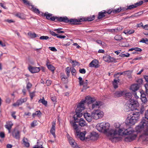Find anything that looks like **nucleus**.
<instances>
[{"label": "nucleus", "mask_w": 148, "mask_h": 148, "mask_svg": "<svg viewBox=\"0 0 148 148\" xmlns=\"http://www.w3.org/2000/svg\"><path fill=\"white\" fill-rule=\"evenodd\" d=\"M114 38L116 40H120L123 39L121 35H116L114 37Z\"/></svg>", "instance_id": "nucleus-41"}, {"label": "nucleus", "mask_w": 148, "mask_h": 148, "mask_svg": "<svg viewBox=\"0 0 148 148\" xmlns=\"http://www.w3.org/2000/svg\"><path fill=\"white\" fill-rule=\"evenodd\" d=\"M134 29H130L129 30L127 31H126L125 32H124V33H125V34H131L134 33Z\"/></svg>", "instance_id": "nucleus-44"}, {"label": "nucleus", "mask_w": 148, "mask_h": 148, "mask_svg": "<svg viewBox=\"0 0 148 148\" xmlns=\"http://www.w3.org/2000/svg\"><path fill=\"white\" fill-rule=\"evenodd\" d=\"M127 102V106H128V107L132 110H136V108L139 106L138 101L133 99H129Z\"/></svg>", "instance_id": "nucleus-6"}, {"label": "nucleus", "mask_w": 148, "mask_h": 148, "mask_svg": "<svg viewBox=\"0 0 148 148\" xmlns=\"http://www.w3.org/2000/svg\"><path fill=\"white\" fill-rule=\"evenodd\" d=\"M46 65L49 70L52 72L54 71L55 68L50 64L49 61L48 59H47L46 61Z\"/></svg>", "instance_id": "nucleus-23"}, {"label": "nucleus", "mask_w": 148, "mask_h": 148, "mask_svg": "<svg viewBox=\"0 0 148 148\" xmlns=\"http://www.w3.org/2000/svg\"><path fill=\"white\" fill-rule=\"evenodd\" d=\"M147 123H148V121H146L144 119L142 120L139 125L136 127V129L137 131L140 132L141 129L143 128L145 126L147 125Z\"/></svg>", "instance_id": "nucleus-15"}, {"label": "nucleus", "mask_w": 148, "mask_h": 148, "mask_svg": "<svg viewBox=\"0 0 148 148\" xmlns=\"http://www.w3.org/2000/svg\"><path fill=\"white\" fill-rule=\"evenodd\" d=\"M112 13H113L112 9H109L107 10L106 11V16H107L108 14L110 15Z\"/></svg>", "instance_id": "nucleus-45"}, {"label": "nucleus", "mask_w": 148, "mask_h": 148, "mask_svg": "<svg viewBox=\"0 0 148 148\" xmlns=\"http://www.w3.org/2000/svg\"><path fill=\"white\" fill-rule=\"evenodd\" d=\"M61 22L68 23L72 25H77L79 24L77 23V22H82V18L77 19L71 18L69 19L67 17L65 16L62 17Z\"/></svg>", "instance_id": "nucleus-4"}, {"label": "nucleus", "mask_w": 148, "mask_h": 148, "mask_svg": "<svg viewBox=\"0 0 148 148\" xmlns=\"http://www.w3.org/2000/svg\"><path fill=\"white\" fill-rule=\"evenodd\" d=\"M106 10H103L98 13L97 18L98 19H100L106 16Z\"/></svg>", "instance_id": "nucleus-25"}, {"label": "nucleus", "mask_w": 148, "mask_h": 148, "mask_svg": "<svg viewBox=\"0 0 148 148\" xmlns=\"http://www.w3.org/2000/svg\"><path fill=\"white\" fill-rule=\"evenodd\" d=\"M49 33L52 36H56V37H57V35H58V34H56L52 30H50L49 31Z\"/></svg>", "instance_id": "nucleus-53"}, {"label": "nucleus", "mask_w": 148, "mask_h": 148, "mask_svg": "<svg viewBox=\"0 0 148 148\" xmlns=\"http://www.w3.org/2000/svg\"><path fill=\"white\" fill-rule=\"evenodd\" d=\"M32 84L30 82H29L27 83V85L26 88L29 92L30 91L29 89L32 87Z\"/></svg>", "instance_id": "nucleus-48"}, {"label": "nucleus", "mask_w": 148, "mask_h": 148, "mask_svg": "<svg viewBox=\"0 0 148 148\" xmlns=\"http://www.w3.org/2000/svg\"><path fill=\"white\" fill-rule=\"evenodd\" d=\"M12 135L14 138L16 139H19L20 134L19 131L14 129L12 133Z\"/></svg>", "instance_id": "nucleus-18"}, {"label": "nucleus", "mask_w": 148, "mask_h": 148, "mask_svg": "<svg viewBox=\"0 0 148 148\" xmlns=\"http://www.w3.org/2000/svg\"><path fill=\"white\" fill-rule=\"evenodd\" d=\"M137 82L138 83L137 84H139L140 86V84H142L143 80L142 79H139L137 80Z\"/></svg>", "instance_id": "nucleus-56"}, {"label": "nucleus", "mask_w": 148, "mask_h": 148, "mask_svg": "<svg viewBox=\"0 0 148 148\" xmlns=\"http://www.w3.org/2000/svg\"><path fill=\"white\" fill-rule=\"evenodd\" d=\"M144 77L146 81L147 82L145 84V93L146 94L148 95V76L145 75Z\"/></svg>", "instance_id": "nucleus-27"}, {"label": "nucleus", "mask_w": 148, "mask_h": 148, "mask_svg": "<svg viewBox=\"0 0 148 148\" xmlns=\"http://www.w3.org/2000/svg\"><path fill=\"white\" fill-rule=\"evenodd\" d=\"M22 1L24 3L31 7V10L33 12L38 15L42 16L43 15V13L42 12L40 11L39 10L35 7L34 5H30L29 2L26 0H22Z\"/></svg>", "instance_id": "nucleus-8"}, {"label": "nucleus", "mask_w": 148, "mask_h": 148, "mask_svg": "<svg viewBox=\"0 0 148 148\" xmlns=\"http://www.w3.org/2000/svg\"><path fill=\"white\" fill-rule=\"evenodd\" d=\"M46 83L47 86H49L51 84V82L50 80H47L46 81Z\"/></svg>", "instance_id": "nucleus-62"}, {"label": "nucleus", "mask_w": 148, "mask_h": 148, "mask_svg": "<svg viewBox=\"0 0 148 148\" xmlns=\"http://www.w3.org/2000/svg\"><path fill=\"white\" fill-rule=\"evenodd\" d=\"M140 42L145 43L148 45V39L147 38H143L140 41Z\"/></svg>", "instance_id": "nucleus-42"}, {"label": "nucleus", "mask_w": 148, "mask_h": 148, "mask_svg": "<svg viewBox=\"0 0 148 148\" xmlns=\"http://www.w3.org/2000/svg\"><path fill=\"white\" fill-rule=\"evenodd\" d=\"M110 56L109 55H107L103 57V59L105 62H108V60H109Z\"/></svg>", "instance_id": "nucleus-52"}, {"label": "nucleus", "mask_w": 148, "mask_h": 148, "mask_svg": "<svg viewBox=\"0 0 148 148\" xmlns=\"http://www.w3.org/2000/svg\"><path fill=\"white\" fill-rule=\"evenodd\" d=\"M13 125V123L11 121H8L6 122L5 127L6 129L12 128Z\"/></svg>", "instance_id": "nucleus-29"}, {"label": "nucleus", "mask_w": 148, "mask_h": 148, "mask_svg": "<svg viewBox=\"0 0 148 148\" xmlns=\"http://www.w3.org/2000/svg\"><path fill=\"white\" fill-rule=\"evenodd\" d=\"M133 132V131H128L127 129L125 130L122 128L119 129L118 131L113 130L112 132L109 133L108 136L110 137V139L112 142H116L121 140L122 138L120 136H116L117 135L119 136L127 135L132 134Z\"/></svg>", "instance_id": "nucleus-2"}, {"label": "nucleus", "mask_w": 148, "mask_h": 148, "mask_svg": "<svg viewBox=\"0 0 148 148\" xmlns=\"http://www.w3.org/2000/svg\"><path fill=\"white\" fill-rule=\"evenodd\" d=\"M98 136V135L96 132H93L88 135L86 138L89 140H97Z\"/></svg>", "instance_id": "nucleus-12"}, {"label": "nucleus", "mask_w": 148, "mask_h": 148, "mask_svg": "<svg viewBox=\"0 0 148 148\" xmlns=\"http://www.w3.org/2000/svg\"><path fill=\"white\" fill-rule=\"evenodd\" d=\"M65 71L68 77H69L70 75V68L68 67L66 68Z\"/></svg>", "instance_id": "nucleus-39"}, {"label": "nucleus", "mask_w": 148, "mask_h": 148, "mask_svg": "<svg viewBox=\"0 0 148 148\" xmlns=\"http://www.w3.org/2000/svg\"><path fill=\"white\" fill-rule=\"evenodd\" d=\"M38 125V123L37 120H34L31 124V126L32 127H34L37 126Z\"/></svg>", "instance_id": "nucleus-43"}, {"label": "nucleus", "mask_w": 148, "mask_h": 148, "mask_svg": "<svg viewBox=\"0 0 148 148\" xmlns=\"http://www.w3.org/2000/svg\"><path fill=\"white\" fill-rule=\"evenodd\" d=\"M38 102L39 103H41L42 104L45 105V106H47V101L45 100L44 97L41 99H40L38 100Z\"/></svg>", "instance_id": "nucleus-31"}, {"label": "nucleus", "mask_w": 148, "mask_h": 148, "mask_svg": "<svg viewBox=\"0 0 148 148\" xmlns=\"http://www.w3.org/2000/svg\"><path fill=\"white\" fill-rule=\"evenodd\" d=\"M71 71L72 75H76V71L75 68H73L71 70Z\"/></svg>", "instance_id": "nucleus-50"}, {"label": "nucleus", "mask_w": 148, "mask_h": 148, "mask_svg": "<svg viewBox=\"0 0 148 148\" xmlns=\"http://www.w3.org/2000/svg\"><path fill=\"white\" fill-rule=\"evenodd\" d=\"M127 130L128 131L133 132L132 134H128L127 135H128L129 136L126 137L125 139V141L126 142H130L135 140L136 139L137 136L136 134H133L134 132V130H129L128 129Z\"/></svg>", "instance_id": "nucleus-13"}, {"label": "nucleus", "mask_w": 148, "mask_h": 148, "mask_svg": "<svg viewBox=\"0 0 148 148\" xmlns=\"http://www.w3.org/2000/svg\"><path fill=\"white\" fill-rule=\"evenodd\" d=\"M122 11L121 8L119 7L113 10V14H117Z\"/></svg>", "instance_id": "nucleus-37"}, {"label": "nucleus", "mask_w": 148, "mask_h": 148, "mask_svg": "<svg viewBox=\"0 0 148 148\" xmlns=\"http://www.w3.org/2000/svg\"><path fill=\"white\" fill-rule=\"evenodd\" d=\"M84 102V101H82L78 104L75 110L76 113L73 116L74 121H70L71 125L73 127L74 130L75 131L77 135H79V132H78L79 125L81 127H83L86 125L85 121L83 119L81 118L80 119H78V118H80L82 116L83 112H82L85 109L83 107V103Z\"/></svg>", "instance_id": "nucleus-1"}, {"label": "nucleus", "mask_w": 148, "mask_h": 148, "mask_svg": "<svg viewBox=\"0 0 148 148\" xmlns=\"http://www.w3.org/2000/svg\"><path fill=\"white\" fill-rule=\"evenodd\" d=\"M23 143L25 146L27 147H29V144L28 142V140L27 138H24L23 140Z\"/></svg>", "instance_id": "nucleus-30"}, {"label": "nucleus", "mask_w": 148, "mask_h": 148, "mask_svg": "<svg viewBox=\"0 0 148 148\" xmlns=\"http://www.w3.org/2000/svg\"><path fill=\"white\" fill-rule=\"evenodd\" d=\"M140 113L139 112H133L128 115L125 123L126 125H134L139 119Z\"/></svg>", "instance_id": "nucleus-3"}, {"label": "nucleus", "mask_w": 148, "mask_h": 148, "mask_svg": "<svg viewBox=\"0 0 148 148\" xmlns=\"http://www.w3.org/2000/svg\"><path fill=\"white\" fill-rule=\"evenodd\" d=\"M120 80L119 79H118L117 80H116L115 79L112 82V84L114 88L115 89H116L118 87V83L120 82Z\"/></svg>", "instance_id": "nucleus-28"}, {"label": "nucleus", "mask_w": 148, "mask_h": 148, "mask_svg": "<svg viewBox=\"0 0 148 148\" xmlns=\"http://www.w3.org/2000/svg\"><path fill=\"white\" fill-rule=\"evenodd\" d=\"M129 72V71H124L123 72H117L116 73H115L114 75V77H116L117 75H125L126 74H127V72Z\"/></svg>", "instance_id": "nucleus-34"}, {"label": "nucleus", "mask_w": 148, "mask_h": 148, "mask_svg": "<svg viewBox=\"0 0 148 148\" xmlns=\"http://www.w3.org/2000/svg\"><path fill=\"white\" fill-rule=\"evenodd\" d=\"M125 96L126 97L125 99L126 100L132 99V94L130 92H127L125 94Z\"/></svg>", "instance_id": "nucleus-32"}, {"label": "nucleus", "mask_w": 148, "mask_h": 148, "mask_svg": "<svg viewBox=\"0 0 148 148\" xmlns=\"http://www.w3.org/2000/svg\"><path fill=\"white\" fill-rule=\"evenodd\" d=\"M28 69L32 73H38L40 71V67H33L31 66L28 67Z\"/></svg>", "instance_id": "nucleus-20"}, {"label": "nucleus", "mask_w": 148, "mask_h": 148, "mask_svg": "<svg viewBox=\"0 0 148 148\" xmlns=\"http://www.w3.org/2000/svg\"><path fill=\"white\" fill-rule=\"evenodd\" d=\"M68 138L69 143L72 147L75 148H79V147L77 146V143L75 142V140L72 138L68 136Z\"/></svg>", "instance_id": "nucleus-16"}, {"label": "nucleus", "mask_w": 148, "mask_h": 148, "mask_svg": "<svg viewBox=\"0 0 148 148\" xmlns=\"http://www.w3.org/2000/svg\"><path fill=\"white\" fill-rule=\"evenodd\" d=\"M42 114V113L40 110L36 111L35 113H33L32 116L34 118L36 115L39 117Z\"/></svg>", "instance_id": "nucleus-35"}, {"label": "nucleus", "mask_w": 148, "mask_h": 148, "mask_svg": "<svg viewBox=\"0 0 148 148\" xmlns=\"http://www.w3.org/2000/svg\"><path fill=\"white\" fill-rule=\"evenodd\" d=\"M55 128H56V123L55 122H53L51 128L50 130V133L55 137Z\"/></svg>", "instance_id": "nucleus-26"}, {"label": "nucleus", "mask_w": 148, "mask_h": 148, "mask_svg": "<svg viewBox=\"0 0 148 148\" xmlns=\"http://www.w3.org/2000/svg\"><path fill=\"white\" fill-rule=\"evenodd\" d=\"M27 100V98L23 99L21 98L18 100L15 103L13 104L14 106H18L22 105L23 103L26 102Z\"/></svg>", "instance_id": "nucleus-17"}, {"label": "nucleus", "mask_w": 148, "mask_h": 148, "mask_svg": "<svg viewBox=\"0 0 148 148\" xmlns=\"http://www.w3.org/2000/svg\"><path fill=\"white\" fill-rule=\"evenodd\" d=\"M5 137V133L3 132H0V137L1 138H3Z\"/></svg>", "instance_id": "nucleus-60"}, {"label": "nucleus", "mask_w": 148, "mask_h": 148, "mask_svg": "<svg viewBox=\"0 0 148 148\" xmlns=\"http://www.w3.org/2000/svg\"><path fill=\"white\" fill-rule=\"evenodd\" d=\"M141 94V98L146 97V95L145 94L144 91H142L140 92Z\"/></svg>", "instance_id": "nucleus-58"}, {"label": "nucleus", "mask_w": 148, "mask_h": 148, "mask_svg": "<svg viewBox=\"0 0 148 148\" xmlns=\"http://www.w3.org/2000/svg\"><path fill=\"white\" fill-rule=\"evenodd\" d=\"M114 126L116 128H119L120 126V125L118 123H115L114 125Z\"/></svg>", "instance_id": "nucleus-63"}, {"label": "nucleus", "mask_w": 148, "mask_h": 148, "mask_svg": "<svg viewBox=\"0 0 148 148\" xmlns=\"http://www.w3.org/2000/svg\"><path fill=\"white\" fill-rule=\"evenodd\" d=\"M100 103V102L99 101H96L94 103H93L92 105L91 108L93 109L95 108L99 107Z\"/></svg>", "instance_id": "nucleus-36"}, {"label": "nucleus", "mask_w": 148, "mask_h": 148, "mask_svg": "<svg viewBox=\"0 0 148 148\" xmlns=\"http://www.w3.org/2000/svg\"><path fill=\"white\" fill-rule=\"evenodd\" d=\"M127 6V9L128 10H131L132 9H134L135 8V6L134 5V4L130 5H129Z\"/></svg>", "instance_id": "nucleus-49"}, {"label": "nucleus", "mask_w": 148, "mask_h": 148, "mask_svg": "<svg viewBox=\"0 0 148 148\" xmlns=\"http://www.w3.org/2000/svg\"><path fill=\"white\" fill-rule=\"evenodd\" d=\"M99 127L101 130L105 132H107L109 134L110 125L109 123H101L99 125Z\"/></svg>", "instance_id": "nucleus-9"}, {"label": "nucleus", "mask_w": 148, "mask_h": 148, "mask_svg": "<svg viewBox=\"0 0 148 148\" xmlns=\"http://www.w3.org/2000/svg\"><path fill=\"white\" fill-rule=\"evenodd\" d=\"M143 1H140L134 4L136 8L137 7L139 6L142 5L143 3Z\"/></svg>", "instance_id": "nucleus-40"}, {"label": "nucleus", "mask_w": 148, "mask_h": 148, "mask_svg": "<svg viewBox=\"0 0 148 148\" xmlns=\"http://www.w3.org/2000/svg\"><path fill=\"white\" fill-rule=\"evenodd\" d=\"M124 94L123 91H116L113 94V97L115 98H117L122 96Z\"/></svg>", "instance_id": "nucleus-19"}, {"label": "nucleus", "mask_w": 148, "mask_h": 148, "mask_svg": "<svg viewBox=\"0 0 148 148\" xmlns=\"http://www.w3.org/2000/svg\"><path fill=\"white\" fill-rule=\"evenodd\" d=\"M57 37L59 38L64 39L66 37V36H65L59 35L58 34V35H57Z\"/></svg>", "instance_id": "nucleus-61"}, {"label": "nucleus", "mask_w": 148, "mask_h": 148, "mask_svg": "<svg viewBox=\"0 0 148 148\" xmlns=\"http://www.w3.org/2000/svg\"><path fill=\"white\" fill-rule=\"evenodd\" d=\"M84 117L86 120L88 122H91L92 120L93 117L89 113H84Z\"/></svg>", "instance_id": "nucleus-24"}, {"label": "nucleus", "mask_w": 148, "mask_h": 148, "mask_svg": "<svg viewBox=\"0 0 148 148\" xmlns=\"http://www.w3.org/2000/svg\"><path fill=\"white\" fill-rule=\"evenodd\" d=\"M91 116L94 119L97 120L103 116L104 113L103 112L97 110L93 111L91 114Z\"/></svg>", "instance_id": "nucleus-7"}, {"label": "nucleus", "mask_w": 148, "mask_h": 148, "mask_svg": "<svg viewBox=\"0 0 148 148\" xmlns=\"http://www.w3.org/2000/svg\"><path fill=\"white\" fill-rule=\"evenodd\" d=\"M141 99L142 102L144 103H146L147 102V100L146 97L141 98Z\"/></svg>", "instance_id": "nucleus-54"}, {"label": "nucleus", "mask_w": 148, "mask_h": 148, "mask_svg": "<svg viewBox=\"0 0 148 148\" xmlns=\"http://www.w3.org/2000/svg\"><path fill=\"white\" fill-rule=\"evenodd\" d=\"M139 85L137 84L132 85L130 88V89L132 91V93L136 99L138 98V97L137 95L136 91L139 89Z\"/></svg>", "instance_id": "nucleus-10"}, {"label": "nucleus", "mask_w": 148, "mask_h": 148, "mask_svg": "<svg viewBox=\"0 0 148 148\" xmlns=\"http://www.w3.org/2000/svg\"><path fill=\"white\" fill-rule=\"evenodd\" d=\"M98 61L97 60H93L89 64V67L97 68L98 67Z\"/></svg>", "instance_id": "nucleus-22"}, {"label": "nucleus", "mask_w": 148, "mask_h": 148, "mask_svg": "<svg viewBox=\"0 0 148 148\" xmlns=\"http://www.w3.org/2000/svg\"><path fill=\"white\" fill-rule=\"evenodd\" d=\"M54 30L55 31H56L58 33H64L65 32L64 31L60 30L59 28L55 29Z\"/></svg>", "instance_id": "nucleus-55"}, {"label": "nucleus", "mask_w": 148, "mask_h": 148, "mask_svg": "<svg viewBox=\"0 0 148 148\" xmlns=\"http://www.w3.org/2000/svg\"><path fill=\"white\" fill-rule=\"evenodd\" d=\"M145 118L148 120V110L146 111L145 113Z\"/></svg>", "instance_id": "nucleus-64"}, {"label": "nucleus", "mask_w": 148, "mask_h": 148, "mask_svg": "<svg viewBox=\"0 0 148 148\" xmlns=\"http://www.w3.org/2000/svg\"><path fill=\"white\" fill-rule=\"evenodd\" d=\"M86 134L84 133H81L80 135V139L81 140H84V137L85 136Z\"/></svg>", "instance_id": "nucleus-51"}, {"label": "nucleus", "mask_w": 148, "mask_h": 148, "mask_svg": "<svg viewBox=\"0 0 148 148\" xmlns=\"http://www.w3.org/2000/svg\"><path fill=\"white\" fill-rule=\"evenodd\" d=\"M78 79L79 85H83V89L86 90L89 88L88 85V83L87 79H86L84 81L82 80V79L81 77H79L78 78Z\"/></svg>", "instance_id": "nucleus-11"}, {"label": "nucleus", "mask_w": 148, "mask_h": 148, "mask_svg": "<svg viewBox=\"0 0 148 148\" xmlns=\"http://www.w3.org/2000/svg\"><path fill=\"white\" fill-rule=\"evenodd\" d=\"M79 72L82 74H84L86 73V71L84 69H80L79 70Z\"/></svg>", "instance_id": "nucleus-57"}, {"label": "nucleus", "mask_w": 148, "mask_h": 148, "mask_svg": "<svg viewBox=\"0 0 148 148\" xmlns=\"http://www.w3.org/2000/svg\"><path fill=\"white\" fill-rule=\"evenodd\" d=\"M29 96L31 100L35 96V91H33L32 92H29Z\"/></svg>", "instance_id": "nucleus-46"}, {"label": "nucleus", "mask_w": 148, "mask_h": 148, "mask_svg": "<svg viewBox=\"0 0 148 148\" xmlns=\"http://www.w3.org/2000/svg\"><path fill=\"white\" fill-rule=\"evenodd\" d=\"M108 63L116 62V59L114 58L111 57L110 56L109 60H108Z\"/></svg>", "instance_id": "nucleus-38"}, {"label": "nucleus", "mask_w": 148, "mask_h": 148, "mask_svg": "<svg viewBox=\"0 0 148 148\" xmlns=\"http://www.w3.org/2000/svg\"><path fill=\"white\" fill-rule=\"evenodd\" d=\"M95 100H96L95 98H92L89 96H87L86 97L85 100L81 101L78 104L84 101V102L83 103V107L84 108V104L86 102L88 105H89L93 103L95 101Z\"/></svg>", "instance_id": "nucleus-14"}, {"label": "nucleus", "mask_w": 148, "mask_h": 148, "mask_svg": "<svg viewBox=\"0 0 148 148\" xmlns=\"http://www.w3.org/2000/svg\"><path fill=\"white\" fill-rule=\"evenodd\" d=\"M42 16L46 17V18L50 21H54L55 22L57 21L61 22L62 17H57L56 16H53V14L49 13L48 12H46L45 13H43V15Z\"/></svg>", "instance_id": "nucleus-5"}, {"label": "nucleus", "mask_w": 148, "mask_h": 148, "mask_svg": "<svg viewBox=\"0 0 148 148\" xmlns=\"http://www.w3.org/2000/svg\"><path fill=\"white\" fill-rule=\"evenodd\" d=\"M28 35L32 38H35L37 37H39L38 35L36 34L35 33H32L31 32H29L28 33Z\"/></svg>", "instance_id": "nucleus-33"}, {"label": "nucleus", "mask_w": 148, "mask_h": 148, "mask_svg": "<svg viewBox=\"0 0 148 148\" xmlns=\"http://www.w3.org/2000/svg\"><path fill=\"white\" fill-rule=\"evenodd\" d=\"M39 39L41 40H47L49 39V37L47 36H42L40 37Z\"/></svg>", "instance_id": "nucleus-47"}, {"label": "nucleus", "mask_w": 148, "mask_h": 148, "mask_svg": "<svg viewBox=\"0 0 148 148\" xmlns=\"http://www.w3.org/2000/svg\"><path fill=\"white\" fill-rule=\"evenodd\" d=\"M95 15H93L92 16H90L88 17L82 18V21H91L95 19Z\"/></svg>", "instance_id": "nucleus-21"}, {"label": "nucleus", "mask_w": 148, "mask_h": 148, "mask_svg": "<svg viewBox=\"0 0 148 148\" xmlns=\"http://www.w3.org/2000/svg\"><path fill=\"white\" fill-rule=\"evenodd\" d=\"M49 49L51 51L56 52L57 51V49L54 47H49Z\"/></svg>", "instance_id": "nucleus-59"}]
</instances>
